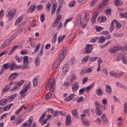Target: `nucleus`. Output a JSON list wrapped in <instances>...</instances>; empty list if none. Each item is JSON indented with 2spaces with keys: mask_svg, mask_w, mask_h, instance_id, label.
I'll return each mask as SVG.
<instances>
[{
  "mask_svg": "<svg viewBox=\"0 0 127 127\" xmlns=\"http://www.w3.org/2000/svg\"><path fill=\"white\" fill-rule=\"evenodd\" d=\"M62 18V16L61 15H58L57 16V18H56L55 20H57V21H59L60 22V19Z\"/></svg>",
  "mask_w": 127,
  "mask_h": 127,
  "instance_id": "61",
  "label": "nucleus"
},
{
  "mask_svg": "<svg viewBox=\"0 0 127 127\" xmlns=\"http://www.w3.org/2000/svg\"><path fill=\"white\" fill-rule=\"evenodd\" d=\"M22 21V16L19 17L17 19L15 23V25H17L18 24H19L20 22Z\"/></svg>",
  "mask_w": 127,
  "mask_h": 127,
  "instance_id": "36",
  "label": "nucleus"
},
{
  "mask_svg": "<svg viewBox=\"0 0 127 127\" xmlns=\"http://www.w3.org/2000/svg\"><path fill=\"white\" fill-rule=\"evenodd\" d=\"M124 114H127V103H125L124 104Z\"/></svg>",
  "mask_w": 127,
  "mask_h": 127,
  "instance_id": "63",
  "label": "nucleus"
},
{
  "mask_svg": "<svg viewBox=\"0 0 127 127\" xmlns=\"http://www.w3.org/2000/svg\"><path fill=\"white\" fill-rule=\"evenodd\" d=\"M106 91L107 93H108V94H109V95H111V94H112V88L111 87V86L109 85H106Z\"/></svg>",
  "mask_w": 127,
  "mask_h": 127,
  "instance_id": "25",
  "label": "nucleus"
},
{
  "mask_svg": "<svg viewBox=\"0 0 127 127\" xmlns=\"http://www.w3.org/2000/svg\"><path fill=\"white\" fill-rule=\"evenodd\" d=\"M93 86H94V83H92V84L87 86L86 88H83L79 90V95H83L84 93L85 92H90L91 90L92 89V88H93Z\"/></svg>",
  "mask_w": 127,
  "mask_h": 127,
  "instance_id": "5",
  "label": "nucleus"
},
{
  "mask_svg": "<svg viewBox=\"0 0 127 127\" xmlns=\"http://www.w3.org/2000/svg\"><path fill=\"white\" fill-rule=\"evenodd\" d=\"M29 63V61L28 60V56H25L23 57V64L24 66L22 67L23 69H26L27 68V64Z\"/></svg>",
  "mask_w": 127,
  "mask_h": 127,
  "instance_id": "12",
  "label": "nucleus"
},
{
  "mask_svg": "<svg viewBox=\"0 0 127 127\" xmlns=\"http://www.w3.org/2000/svg\"><path fill=\"white\" fill-rule=\"evenodd\" d=\"M40 43H39L35 49L34 51L32 52V54H35V53H37L38 50H39V48H40Z\"/></svg>",
  "mask_w": 127,
  "mask_h": 127,
  "instance_id": "39",
  "label": "nucleus"
},
{
  "mask_svg": "<svg viewBox=\"0 0 127 127\" xmlns=\"http://www.w3.org/2000/svg\"><path fill=\"white\" fill-rule=\"evenodd\" d=\"M75 4H76V1H71L69 4V7H74Z\"/></svg>",
  "mask_w": 127,
  "mask_h": 127,
  "instance_id": "52",
  "label": "nucleus"
},
{
  "mask_svg": "<svg viewBox=\"0 0 127 127\" xmlns=\"http://www.w3.org/2000/svg\"><path fill=\"white\" fill-rule=\"evenodd\" d=\"M25 82V80H20V81L16 82L14 87H13L12 89L10 90V92H13L14 91H16V90H18V89H19V88H20L21 85H23V84Z\"/></svg>",
  "mask_w": 127,
  "mask_h": 127,
  "instance_id": "3",
  "label": "nucleus"
},
{
  "mask_svg": "<svg viewBox=\"0 0 127 127\" xmlns=\"http://www.w3.org/2000/svg\"><path fill=\"white\" fill-rule=\"evenodd\" d=\"M50 6H51V3H50V2H48L46 6V8L48 12H49V10H50Z\"/></svg>",
  "mask_w": 127,
  "mask_h": 127,
  "instance_id": "53",
  "label": "nucleus"
},
{
  "mask_svg": "<svg viewBox=\"0 0 127 127\" xmlns=\"http://www.w3.org/2000/svg\"><path fill=\"white\" fill-rule=\"evenodd\" d=\"M116 85L117 86H118V87H121V88H123V89H124V90H127V86H124L123 84H122V83H121V82L119 81L116 82Z\"/></svg>",
  "mask_w": 127,
  "mask_h": 127,
  "instance_id": "37",
  "label": "nucleus"
},
{
  "mask_svg": "<svg viewBox=\"0 0 127 127\" xmlns=\"http://www.w3.org/2000/svg\"><path fill=\"white\" fill-rule=\"evenodd\" d=\"M59 63H60V62L59 61H56V63L54 64L53 66V69H57V68H58V66H59Z\"/></svg>",
  "mask_w": 127,
  "mask_h": 127,
  "instance_id": "38",
  "label": "nucleus"
},
{
  "mask_svg": "<svg viewBox=\"0 0 127 127\" xmlns=\"http://www.w3.org/2000/svg\"><path fill=\"white\" fill-rule=\"evenodd\" d=\"M65 35H64L63 36H60L58 38V43H60L61 42H62L63 40H64Z\"/></svg>",
  "mask_w": 127,
  "mask_h": 127,
  "instance_id": "30",
  "label": "nucleus"
},
{
  "mask_svg": "<svg viewBox=\"0 0 127 127\" xmlns=\"http://www.w3.org/2000/svg\"><path fill=\"white\" fill-rule=\"evenodd\" d=\"M99 39V42H100V43H103V42H105L106 41V38L104 36L100 37Z\"/></svg>",
  "mask_w": 127,
  "mask_h": 127,
  "instance_id": "44",
  "label": "nucleus"
},
{
  "mask_svg": "<svg viewBox=\"0 0 127 127\" xmlns=\"http://www.w3.org/2000/svg\"><path fill=\"white\" fill-rule=\"evenodd\" d=\"M109 2V0H103L102 1V3L100 6V7L101 8H103V7L106 6L108 4V3Z\"/></svg>",
  "mask_w": 127,
  "mask_h": 127,
  "instance_id": "29",
  "label": "nucleus"
},
{
  "mask_svg": "<svg viewBox=\"0 0 127 127\" xmlns=\"http://www.w3.org/2000/svg\"><path fill=\"white\" fill-rule=\"evenodd\" d=\"M51 97H52V93H51V92H49L46 95V100H49V99H50Z\"/></svg>",
  "mask_w": 127,
  "mask_h": 127,
  "instance_id": "51",
  "label": "nucleus"
},
{
  "mask_svg": "<svg viewBox=\"0 0 127 127\" xmlns=\"http://www.w3.org/2000/svg\"><path fill=\"white\" fill-rule=\"evenodd\" d=\"M9 89H10V87L8 85L6 86L2 89L3 93H6V92H8Z\"/></svg>",
  "mask_w": 127,
  "mask_h": 127,
  "instance_id": "43",
  "label": "nucleus"
},
{
  "mask_svg": "<svg viewBox=\"0 0 127 127\" xmlns=\"http://www.w3.org/2000/svg\"><path fill=\"white\" fill-rule=\"evenodd\" d=\"M38 83V77L36 76L33 80V84L34 87H36L37 86V84Z\"/></svg>",
  "mask_w": 127,
  "mask_h": 127,
  "instance_id": "28",
  "label": "nucleus"
},
{
  "mask_svg": "<svg viewBox=\"0 0 127 127\" xmlns=\"http://www.w3.org/2000/svg\"><path fill=\"white\" fill-rule=\"evenodd\" d=\"M71 89L73 93H76V92H77L79 89V82H74V83L72 86Z\"/></svg>",
  "mask_w": 127,
  "mask_h": 127,
  "instance_id": "13",
  "label": "nucleus"
},
{
  "mask_svg": "<svg viewBox=\"0 0 127 127\" xmlns=\"http://www.w3.org/2000/svg\"><path fill=\"white\" fill-rule=\"evenodd\" d=\"M124 75L123 72H116V78H121Z\"/></svg>",
  "mask_w": 127,
  "mask_h": 127,
  "instance_id": "47",
  "label": "nucleus"
},
{
  "mask_svg": "<svg viewBox=\"0 0 127 127\" xmlns=\"http://www.w3.org/2000/svg\"><path fill=\"white\" fill-rule=\"evenodd\" d=\"M84 15V20H85V21H89L90 20V15H89V13L88 12H85Z\"/></svg>",
  "mask_w": 127,
  "mask_h": 127,
  "instance_id": "31",
  "label": "nucleus"
},
{
  "mask_svg": "<svg viewBox=\"0 0 127 127\" xmlns=\"http://www.w3.org/2000/svg\"><path fill=\"white\" fill-rule=\"evenodd\" d=\"M15 59H16V60L17 61V62H18L19 63H20V62H21V61H22L23 59L22 57L16 56V57H15Z\"/></svg>",
  "mask_w": 127,
  "mask_h": 127,
  "instance_id": "54",
  "label": "nucleus"
},
{
  "mask_svg": "<svg viewBox=\"0 0 127 127\" xmlns=\"http://www.w3.org/2000/svg\"><path fill=\"white\" fill-rule=\"evenodd\" d=\"M30 88V84H28L20 92V94L22 98H24L26 96V92L28 91V89Z\"/></svg>",
  "mask_w": 127,
  "mask_h": 127,
  "instance_id": "7",
  "label": "nucleus"
},
{
  "mask_svg": "<svg viewBox=\"0 0 127 127\" xmlns=\"http://www.w3.org/2000/svg\"><path fill=\"white\" fill-rule=\"evenodd\" d=\"M82 123L84 124V126H86V127H89V121L87 120H82Z\"/></svg>",
  "mask_w": 127,
  "mask_h": 127,
  "instance_id": "56",
  "label": "nucleus"
},
{
  "mask_svg": "<svg viewBox=\"0 0 127 127\" xmlns=\"http://www.w3.org/2000/svg\"><path fill=\"white\" fill-rule=\"evenodd\" d=\"M23 108V105L21 106V107L19 109H17L15 112V114L17 115H19L20 113L22 111V109Z\"/></svg>",
  "mask_w": 127,
  "mask_h": 127,
  "instance_id": "46",
  "label": "nucleus"
},
{
  "mask_svg": "<svg viewBox=\"0 0 127 127\" xmlns=\"http://www.w3.org/2000/svg\"><path fill=\"white\" fill-rule=\"evenodd\" d=\"M2 68H3L4 70L10 68V64H5L2 65Z\"/></svg>",
  "mask_w": 127,
  "mask_h": 127,
  "instance_id": "41",
  "label": "nucleus"
},
{
  "mask_svg": "<svg viewBox=\"0 0 127 127\" xmlns=\"http://www.w3.org/2000/svg\"><path fill=\"white\" fill-rule=\"evenodd\" d=\"M89 56H87L86 57L83 58L82 60V64H85V63H87L88 62V60H89Z\"/></svg>",
  "mask_w": 127,
  "mask_h": 127,
  "instance_id": "35",
  "label": "nucleus"
},
{
  "mask_svg": "<svg viewBox=\"0 0 127 127\" xmlns=\"http://www.w3.org/2000/svg\"><path fill=\"white\" fill-rule=\"evenodd\" d=\"M66 54L67 53L66 48L65 47H64L62 49L61 53L60 54L58 61H60V62L62 61V60H63V59H64V58H65V57H66Z\"/></svg>",
  "mask_w": 127,
  "mask_h": 127,
  "instance_id": "4",
  "label": "nucleus"
},
{
  "mask_svg": "<svg viewBox=\"0 0 127 127\" xmlns=\"http://www.w3.org/2000/svg\"><path fill=\"white\" fill-rule=\"evenodd\" d=\"M13 106V103H11L5 107H3V111L5 112H6L7 111H8L10 109V108Z\"/></svg>",
  "mask_w": 127,
  "mask_h": 127,
  "instance_id": "26",
  "label": "nucleus"
},
{
  "mask_svg": "<svg viewBox=\"0 0 127 127\" xmlns=\"http://www.w3.org/2000/svg\"><path fill=\"white\" fill-rule=\"evenodd\" d=\"M123 49V48L121 46H115L113 48H111L110 50V52L113 54L118 52V51H121Z\"/></svg>",
  "mask_w": 127,
  "mask_h": 127,
  "instance_id": "8",
  "label": "nucleus"
},
{
  "mask_svg": "<svg viewBox=\"0 0 127 127\" xmlns=\"http://www.w3.org/2000/svg\"><path fill=\"white\" fill-rule=\"evenodd\" d=\"M114 2L116 6H120L121 5H123L124 3V2H123V1L121 0H115Z\"/></svg>",
  "mask_w": 127,
  "mask_h": 127,
  "instance_id": "23",
  "label": "nucleus"
},
{
  "mask_svg": "<svg viewBox=\"0 0 127 127\" xmlns=\"http://www.w3.org/2000/svg\"><path fill=\"white\" fill-rule=\"evenodd\" d=\"M6 102H8L7 98L6 99L1 100L0 101V106H4L6 103Z\"/></svg>",
  "mask_w": 127,
  "mask_h": 127,
  "instance_id": "33",
  "label": "nucleus"
},
{
  "mask_svg": "<svg viewBox=\"0 0 127 127\" xmlns=\"http://www.w3.org/2000/svg\"><path fill=\"white\" fill-rule=\"evenodd\" d=\"M73 20V17H70L68 19H67L64 22V26H66V25H67V23H68V22H69V21H71V20Z\"/></svg>",
  "mask_w": 127,
  "mask_h": 127,
  "instance_id": "45",
  "label": "nucleus"
},
{
  "mask_svg": "<svg viewBox=\"0 0 127 127\" xmlns=\"http://www.w3.org/2000/svg\"><path fill=\"white\" fill-rule=\"evenodd\" d=\"M92 50H93V45H88L85 48V52L87 54L91 53Z\"/></svg>",
  "mask_w": 127,
  "mask_h": 127,
  "instance_id": "15",
  "label": "nucleus"
},
{
  "mask_svg": "<svg viewBox=\"0 0 127 127\" xmlns=\"http://www.w3.org/2000/svg\"><path fill=\"white\" fill-rule=\"evenodd\" d=\"M96 94L97 95V96H103V90L101 88H99L97 89L96 91Z\"/></svg>",
  "mask_w": 127,
  "mask_h": 127,
  "instance_id": "22",
  "label": "nucleus"
},
{
  "mask_svg": "<svg viewBox=\"0 0 127 127\" xmlns=\"http://www.w3.org/2000/svg\"><path fill=\"white\" fill-rule=\"evenodd\" d=\"M120 15L122 17L127 18V13H121Z\"/></svg>",
  "mask_w": 127,
  "mask_h": 127,
  "instance_id": "62",
  "label": "nucleus"
},
{
  "mask_svg": "<svg viewBox=\"0 0 127 127\" xmlns=\"http://www.w3.org/2000/svg\"><path fill=\"white\" fill-rule=\"evenodd\" d=\"M98 57H91L89 59L90 62H95V61H97V59H98Z\"/></svg>",
  "mask_w": 127,
  "mask_h": 127,
  "instance_id": "55",
  "label": "nucleus"
},
{
  "mask_svg": "<svg viewBox=\"0 0 127 127\" xmlns=\"http://www.w3.org/2000/svg\"><path fill=\"white\" fill-rule=\"evenodd\" d=\"M95 28L97 31H98V32H100V31H102V30H104V28L100 26H96Z\"/></svg>",
  "mask_w": 127,
  "mask_h": 127,
  "instance_id": "57",
  "label": "nucleus"
},
{
  "mask_svg": "<svg viewBox=\"0 0 127 127\" xmlns=\"http://www.w3.org/2000/svg\"><path fill=\"white\" fill-rule=\"evenodd\" d=\"M35 9H36V6L31 5L28 10V12H29V13H32V12H33Z\"/></svg>",
  "mask_w": 127,
  "mask_h": 127,
  "instance_id": "20",
  "label": "nucleus"
},
{
  "mask_svg": "<svg viewBox=\"0 0 127 127\" xmlns=\"http://www.w3.org/2000/svg\"><path fill=\"white\" fill-rule=\"evenodd\" d=\"M16 48H18V46H17V45L14 46L11 49V50L10 51L9 54H12L13 53V52H14V50H15V49H16Z\"/></svg>",
  "mask_w": 127,
  "mask_h": 127,
  "instance_id": "49",
  "label": "nucleus"
},
{
  "mask_svg": "<svg viewBox=\"0 0 127 127\" xmlns=\"http://www.w3.org/2000/svg\"><path fill=\"white\" fill-rule=\"evenodd\" d=\"M18 76V73H17V72L12 73L8 77V80H9V81H13V80H14V79H16Z\"/></svg>",
  "mask_w": 127,
  "mask_h": 127,
  "instance_id": "14",
  "label": "nucleus"
},
{
  "mask_svg": "<svg viewBox=\"0 0 127 127\" xmlns=\"http://www.w3.org/2000/svg\"><path fill=\"white\" fill-rule=\"evenodd\" d=\"M57 35L58 33H55V34L53 36V40H52V43H55L57 40Z\"/></svg>",
  "mask_w": 127,
  "mask_h": 127,
  "instance_id": "40",
  "label": "nucleus"
},
{
  "mask_svg": "<svg viewBox=\"0 0 127 127\" xmlns=\"http://www.w3.org/2000/svg\"><path fill=\"white\" fill-rule=\"evenodd\" d=\"M101 20L102 22H106V21H107V17L105 16H102L101 17Z\"/></svg>",
  "mask_w": 127,
  "mask_h": 127,
  "instance_id": "64",
  "label": "nucleus"
},
{
  "mask_svg": "<svg viewBox=\"0 0 127 127\" xmlns=\"http://www.w3.org/2000/svg\"><path fill=\"white\" fill-rule=\"evenodd\" d=\"M72 115L74 118H77V117H78V111L77 109H74L72 110Z\"/></svg>",
  "mask_w": 127,
  "mask_h": 127,
  "instance_id": "34",
  "label": "nucleus"
},
{
  "mask_svg": "<svg viewBox=\"0 0 127 127\" xmlns=\"http://www.w3.org/2000/svg\"><path fill=\"white\" fill-rule=\"evenodd\" d=\"M75 96H76V95H75V94H74V93L71 94L69 95V96L68 97H67V98L64 99V101L65 102H70V101H71V100H73V99H74V98H75Z\"/></svg>",
  "mask_w": 127,
  "mask_h": 127,
  "instance_id": "17",
  "label": "nucleus"
},
{
  "mask_svg": "<svg viewBox=\"0 0 127 127\" xmlns=\"http://www.w3.org/2000/svg\"><path fill=\"white\" fill-rule=\"evenodd\" d=\"M110 76H112V77H116L117 76V72L114 71H110Z\"/></svg>",
  "mask_w": 127,
  "mask_h": 127,
  "instance_id": "59",
  "label": "nucleus"
},
{
  "mask_svg": "<svg viewBox=\"0 0 127 127\" xmlns=\"http://www.w3.org/2000/svg\"><path fill=\"white\" fill-rule=\"evenodd\" d=\"M71 124V116L70 115L66 116L65 120L66 126H68Z\"/></svg>",
  "mask_w": 127,
  "mask_h": 127,
  "instance_id": "21",
  "label": "nucleus"
},
{
  "mask_svg": "<svg viewBox=\"0 0 127 127\" xmlns=\"http://www.w3.org/2000/svg\"><path fill=\"white\" fill-rule=\"evenodd\" d=\"M105 12L107 15H110L111 14V12H112V9H107L105 10Z\"/></svg>",
  "mask_w": 127,
  "mask_h": 127,
  "instance_id": "58",
  "label": "nucleus"
},
{
  "mask_svg": "<svg viewBox=\"0 0 127 127\" xmlns=\"http://www.w3.org/2000/svg\"><path fill=\"white\" fill-rule=\"evenodd\" d=\"M16 97H17V93H15L14 94H13L10 96L8 98H7L8 100V102H12V101H13V100H14V99H15Z\"/></svg>",
  "mask_w": 127,
  "mask_h": 127,
  "instance_id": "18",
  "label": "nucleus"
},
{
  "mask_svg": "<svg viewBox=\"0 0 127 127\" xmlns=\"http://www.w3.org/2000/svg\"><path fill=\"white\" fill-rule=\"evenodd\" d=\"M101 119L104 123H108V119H107V117H106V115L103 114L102 116L101 117Z\"/></svg>",
  "mask_w": 127,
  "mask_h": 127,
  "instance_id": "50",
  "label": "nucleus"
},
{
  "mask_svg": "<svg viewBox=\"0 0 127 127\" xmlns=\"http://www.w3.org/2000/svg\"><path fill=\"white\" fill-rule=\"evenodd\" d=\"M16 12V10L15 9L10 10L8 13V18L9 20H12V18H13V15L15 14Z\"/></svg>",
  "mask_w": 127,
  "mask_h": 127,
  "instance_id": "10",
  "label": "nucleus"
},
{
  "mask_svg": "<svg viewBox=\"0 0 127 127\" xmlns=\"http://www.w3.org/2000/svg\"><path fill=\"white\" fill-rule=\"evenodd\" d=\"M52 26L54 28H55L56 26H58V28L59 29V28H61L63 27V24H62V22L55 20L54 22L52 24Z\"/></svg>",
  "mask_w": 127,
  "mask_h": 127,
  "instance_id": "11",
  "label": "nucleus"
},
{
  "mask_svg": "<svg viewBox=\"0 0 127 127\" xmlns=\"http://www.w3.org/2000/svg\"><path fill=\"white\" fill-rule=\"evenodd\" d=\"M82 14L81 13L77 15V18L75 23V24L77 27L81 26V25H82Z\"/></svg>",
  "mask_w": 127,
  "mask_h": 127,
  "instance_id": "9",
  "label": "nucleus"
},
{
  "mask_svg": "<svg viewBox=\"0 0 127 127\" xmlns=\"http://www.w3.org/2000/svg\"><path fill=\"white\" fill-rule=\"evenodd\" d=\"M55 85V78L52 77L47 83L46 88V89L48 90H51V92H54L55 91V88H53V86Z\"/></svg>",
  "mask_w": 127,
  "mask_h": 127,
  "instance_id": "1",
  "label": "nucleus"
},
{
  "mask_svg": "<svg viewBox=\"0 0 127 127\" xmlns=\"http://www.w3.org/2000/svg\"><path fill=\"white\" fill-rule=\"evenodd\" d=\"M75 80H77V77H76V74L74 73H72L71 75V77H70V81L72 82H74Z\"/></svg>",
  "mask_w": 127,
  "mask_h": 127,
  "instance_id": "42",
  "label": "nucleus"
},
{
  "mask_svg": "<svg viewBox=\"0 0 127 127\" xmlns=\"http://www.w3.org/2000/svg\"><path fill=\"white\" fill-rule=\"evenodd\" d=\"M95 105L96 107L95 112L97 116H102L103 115V111L101 110V106L100 103L98 102H95Z\"/></svg>",
  "mask_w": 127,
  "mask_h": 127,
  "instance_id": "2",
  "label": "nucleus"
},
{
  "mask_svg": "<svg viewBox=\"0 0 127 127\" xmlns=\"http://www.w3.org/2000/svg\"><path fill=\"white\" fill-rule=\"evenodd\" d=\"M114 29H115V26H114V22L112 21L110 26V32H113V31H114Z\"/></svg>",
  "mask_w": 127,
  "mask_h": 127,
  "instance_id": "60",
  "label": "nucleus"
},
{
  "mask_svg": "<svg viewBox=\"0 0 127 127\" xmlns=\"http://www.w3.org/2000/svg\"><path fill=\"white\" fill-rule=\"evenodd\" d=\"M125 58H126V55L120 54L117 57V61H120V60H123V59H125Z\"/></svg>",
  "mask_w": 127,
  "mask_h": 127,
  "instance_id": "24",
  "label": "nucleus"
},
{
  "mask_svg": "<svg viewBox=\"0 0 127 127\" xmlns=\"http://www.w3.org/2000/svg\"><path fill=\"white\" fill-rule=\"evenodd\" d=\"M47 114V112H45L44 113H43L42 115L41 116L39 120V122L41 124V126H42L43 125L46 124V123H47V121H48V119H45L44 120V118H45ZM43 120H44L43 121Z\"/></svg>",
  "mask_w": 127,
  "mask_h": 127,
  "instance_id": "6",
  "label": "nucleus"
},
{
  "mask_svg": "<svg viewBox=\"0 0 127 127\" xmlns=\"http://www.w3.org/2000/svg\"><path fill=\"white\" fill-rule=\"evenodd\" d=\"M15 65H16L15 63H11L10 64V70H11V71L15 69Z\"/></svg>",
  "mask_w": 127,
  "mask_h": 127,
  "instance_id": "48",
  "label": "nucleus"
},
{
  "mask_svg": "<svg viewBox=\"0 0 127 127\" xmlns=\"http://www.w3.org/2000/svg\"><path fill=\"white\" fill-rule=\"evenodd\" d=\"M69 70V66L68 65L65 64L63 67V73L62 75H65L67 72H68V70Z\"/></svg>",
  "mask_w": 127,
  "mask_h": 127,
  "instance_id": "19",
  "label": "nucleus"
},
{
  "mask_svg": "<svg viewBox=\"0 0 127 127\" xmlns=\"http://www.w3.org/2000/svg\"><path fill=\"white\" fill-rule=\"evenodd\" d=\"M114 22L116 24V27L117 29H120L122 27V25L121 24V23H119L118 22V20L116 19L114 20Z\"/></svg>",
  "mask_w": 127,
  "mask_h": 127,
  "instance_id": "27",
  "label": "nucleus"
},
{
  "mask_svg": "<svg viewBox=\"0 0 127 127\" xmlns=\"http://www.w3.org/2000/svg\"><path fill=\"white\" fill-rule=\"evenodd\" d=\"M34 63L37 67L39 66V64H40V59L38 57L36 58Z\"/></svg>",
  "mask_w": 127,
  "mask_h": 127,
  "instance_id": "32",
  "label": "nucleus"
},
{
  "mask_svg": "<svg viewBox=\"0 0 127 127\" xmlns=\"http://www.w3.org/2000/svg\"><path fill=\"white\" fill-rule=\"evenodd\" d=\"M10 42H11V40H6L4 41V44L1 46V49L3 48H5V47H7L10 44Z\"/></svg>",
  "mask_w": 127,
  "mask_h": 127,
  "instance_id": "16",
  "label": "nucleus"
}]
</instances>
